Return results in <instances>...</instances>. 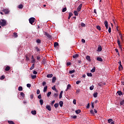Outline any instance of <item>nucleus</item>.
<instances>
[{
  "label": "nucleus",
  "instance_id": "nucleus-22",
  "mask_svg": "<svg viewBox=\"0 0 124 124\" xmlns=\"http://www.w3.org/2000/svg\"><path fill=\"white\" fill-rule=\"evenodd\" d=\"M53 76V75L52 74H48L47 75V78H52Z\"/></svg>",
  "mask_w": 124,
  "mask_h": 124
},
{
  "label": "nucleus",
  "instance_id": "nucleus-57",
  "mask_svg": "<svg viewBox=\"0 0 124 124\" xmlns=\"http://www.w3.org/2000/svg\"><path fill=\"white\" fill-rule=\"evenodd\" d=\"M73 103H74V105H76L77 104V100H76V99H74Z\"/></svg>",
  "mask_w": 124,
  "mask_h": 124
},
{
  "label": "nucleus",
  "instance_id": "nucleus-25",
  "mask_svg": "<svg viewBox=\"0 0 124 124\" xmlns=\"http://www.w3.org/2000/svg\"><path fill=\"white\" fill-rule=\"evenodd\" d=\"M47 86H45L44 88L43 92H44V93L46 92V91H47Z\"/></svg>",
  "mask_w": 124,
  "mask_h": 124
},
{
  "label": "nucleus",
  "instance_id": "nucleus-20",
  "mask_svg": "<svg viewBox=\"0 0 124 124\" xmlns=\"http://www.w3.org/2000/svg\"><path fill=\"white\" fill-rule=\"evenodd\" d=\"M31 113L33 115H35L36 114V110H32L31 111Z\"/></svg>",
  "mask_w": 124,
  "mask_h": 124
},
{
  "label": "nucleus",
  "instance_id": "nucleus-12",
  "mask_svg": "<svg viewBox=\"0 0 124 124\" xmlns=\"http://www.w3.org/2000/svg\"><path fill=\"white\" fill-rule=\"evenodd\" d=\"M62 93H63V91H61L60 95H59V99H61L62 97Z\"/></svg>",
  "mask_w": 124,
  "mask_h": 124
},
{
  "label": "nucleus",
  "instance_id": "nucleus-1",
  "mask_svg": "<svg viewBox=\"0 0 124 124\" xmlns=\"http://www.w3.org/2000/svg\"><path fill=\"white\" fill-rule=\"evenodd\" d=\"M44 35L46 36V37L48 39H52V36L51 34L48 33L47 32H44Z\"/></svg>",
  "mask_w": 124,
  "mask_h": 124
},
{
  "label": "nucleus",
  "instance_id": "nucleus-23",
  "mask_svg": "<svg viewBox=\"0 0 124 124\" xmlns=\"http://www.w3.org/2000/svg\"><path fill=\"white\" fill-rule=\"evenodd\" d=\"M72 16H73L72 13H69V16H68V19H70V18H71V17Z\"/></svg>",
  "mask_w": 124,
  "mask_h": 124
},
{
  "label": "nucleus",
  "instance_id": "nucleus-52",
  "mask_svg": "<svg viewBox=\"0 0 124 124\" xmlns=\"http://www.w3.org/2000/svg\"><path fill=\"white\" fill-rule=\"evenodd\" d=\"M58 93H54V95H53V97L55 98H56L58 96Z\"/></svg>",
  "mask_w": 124,
  "mask_h": 124
},
{
  "label": "nucleus",
  "instance_id": "nucleus-26",
  "mask_svg": "<svg viewBox=\"0 0 124 124\" xmlns=\"http://www.w3.org/2000/svg\"><path fill=\"white\" fill-rule=\"evenodd\" d=\"M123 69V67L122 66V65L121 64L120 65L119 67V69L120 70V71H122Z\"/></svg>",
  "mask_w": 124,
  "mask_h": 124
},
{
  "label": "nucleus",
  "instance_id": "nucleus-37",
  "mask_svg": "<svg viewBox=\"0 0 124 124\" xmlns=\"http://www.w3.org/2000/svg\"><path fill=\"white\" fill-rule=\"evenodd\" d=\"M40 103L41 105H43L44 104V101L43 99L40 100Z\"/></svg>",
  "mask_w": 124,
  "mask_h": 124
},
{
  "label": "nucleus",
  "instance_id": "nucleus-11",
  "mask_svg": "<svg viewBox=\"0 0 124 124\" xmlns=\"http://www.w3.org/2000/svg\"><path fill=\"white\" fill-rule=\"evenodd\" d=\"M46 108L48 110L51 111V108L50 106H46Z\"/></svg>",
  "mask_w": 124,
  "mask_h": 124
},
{
  "label": "nucleus",
  "instance_id": "nucleus-4",
  "mask_svg": "<svg viewBox=\"0 0 124 124\" xmlns=\"http://www.w3.org/2000/svg\"><path fill=\"white\" fill-rule=\"evenodd\" d=\"M2 11L5 13V14H9L10 11L8 9H3Z\"/></svg>",
  "mask_w": 124,
  "mask_h": 124
},
{
  "label": "nucleus",
  "instance_id": "nucleus-53",
  "mask_svg": "<svg viewBox=\"0 0 124 124\" xmlns=\"http://www.w3.org/2000/svg\"><path fill=\"white\" fill-rule=\"evenodd\" d=\"M66 11H67V8L66 7H64V8H63L62 12H65Z\"/></svg>",
  "mask_w": 124,
  "mask_h": 124
},
{
  "label": "nucleus",
  "instance_id": "nucleus-47",
  "mask_svg": "<svg viewBox=\"0 0 124 124\" xmlns=\"http://www.w3.org/2000/svg\"><path fill=\"white\" fill-rule=\"evenodd\" d=\"M80 92V89H77V90H76V93L77 94H78Z\"/></svg>",
  "mask_w": 124,
  "mask_h": 124
},
{
  "label": "nucleus",
  "instance_id": "nucleus-31",
  "mask_svg": "<svg viewBox=\"0 0 124 124\" xmlns=\"http://www.w3.org/2000/svg\"><path fill=\"white\" fill-rule=\"evenodd\" d=\"M34 48L35 50H37V52H39L40 51V49L38 46H35Z\"/></svg>",
  "mask_w": 124,
  "mask_h": 124
},
{
  "label": "nucleus",
  "instance_id": "nucleus-50",
  "mask_svg": "<svg viewBox=\"0 0 124 124\" xmlns=\"http://www.w3.org/2000/svg\"><path fill=\"white\" fill-rule=\"evenodd\" d=\"M20 95L23 97H25V94L23 92H20Z\"/></svg>",
  "mask_w": 124,
  "mask_h": 124
},
{
  "label": "nucleus",
  "instance_id": "nucleus-58",
  "mask_svg": "<svg viewBox=\"0 0 124 124\" xmlns=\"http://www.w3.org/2000/svg\"><path fill=\"white\" fill-rule=\"evenodd\" d=\"M111 31V28L110 27H109L108 30V32L109 33H110Z\"/></svg>",
  "mask_w": 124,
  "mask_h": 124
},
{
  "label": "nucleus",
  "instance_id": "nucleus-55",
  "mask_svg": "<svg viewBox=\"0 0 124 124\" xmlns=\"http://www.w3.org/2000/svg\"><path fill=\"white\" fill-rule=\"evenodd\" d=\"M29 60H30V58H28V56H26V61L28 62Z\"/></svg>",
  "mask_w": 124,
  "mask_h": 124
},
{
  "label": "nucleus",
  "instance_id": "nucleus-40",
  "mask_svg": "<svg viewBox=\"0 0 124 124\" xmlns=\"http://www.w3.org/2000/svg\"><path fill=\"white\" fill-rule=\"evenodd\" d=\"M112 122H113V120L111 119H109L108 120V124L111 123Z\"/></svg>",
  "mask_w": 124,
  "mask_h": 124
},
{
  "label": "nucleus",
  "instance_id": "nucleus-17",
  "mask_svg": "<svg viewBox=\"0 0 124 124\" xmlns=\"http://www.w3.org/2000/svg\"><path fill=\"white\" fill-rule=\"evenodd\" d=\"M23 6L22 4H20V5H18V8L19 9H23Z\"/></svg>",
  "mask_w": 124,
  "mask_h": 124
},
{
  "label": "nucleus",
  "instance_id": "nucleus-56",
  "mask_svg": "<svg viewBox=\"0 0 124 124\" xmlns=\"http://www.w3.org/2000/svg\"><path fill=\"white\" fill-rule=\"evenodd\" d=\"M27 87L28 88H30L31 87V84L30 83L27 84Z\"/></svg>",
  "mask_w": 124,
  "mask_h": 124
},
{
  "label": "nucleus",
  "instance_id": "nucleus-6",
  "mask_svg": "<svg viewBox=\"0 0 124 124\" xmlns=\"http://www.w3.org/2000/svg\"><path fill=\"white\" fill-rule=\"evenodd\" d=\"M102 50V46H101L100 45H99L98 46V49L97 50V51L98 52H100Z\"/></svg>",
  "mask_w": 124,
  "mask_h": 124
},
{
  "label": "nucleus",
  "instance_id": "nucleus-46",
  "mask_svg": "<svg viewBox=\"0 0 124 124\" xmlns=\"http://www.w3.org/2000/svg\"><path fill=\"white\" fill-rule=\"evenodd\" d=\"M36 42H37V43L38 44H40L41 43V40H40L39 39H37V40H36Z\"/></svg>",
  "mask_w": 124,
  "mask_h": 124
},
{
  "label": "nucleus",
  "instance_id": "nucleus-36",
  "mask_svg": "<svg viewBox=\"0 0 124 124\" xmlns=\"http://www.w3.org/2000/svg\"><path fill=\"white\" fill-rule=\"evenodd\" d=\"M54 47H56L57 46H59V43H57V42H55V43H54Z\"/></svg>",
  "mask_w": 124,
  "mask_h": 124
},
{
  "label": "nucleus",
  "instance_id": "nucleus-21",
  "mask_svg": "<svg viewBox=\"0 0 124 124\" xmlns=\"http://www.w3.org/2000/svg\"><path fill=\"white\" fill-rule=\"evenodd\" d=\"M5 70L6 71H9L10 70V66L6 67Z\"/></svg>",
  "mask_w": 124,
  "mask_h": 124
},
{
  "label": "nucleus",
  "instance_id": "nucleus-62",
  "mask_svg": "<svg viewBox=\"0 0 124 124\" xmlns=\"http://www.w3.org/2000/svg\"><path fill=\"white\" fill-rule=\"evenodd\" d=\"M80 83H81V81L80 80V81H77L76 82V84L77 85H78Z\"/></svg>",
  "mask_w": 124,
  "mask_h": 124
},
{
  "label": "nucleus",
  "instance_id": "nucleus-48",
  "mask_svg": "<svg viewBox=\"0 0 124 124\" xmlns=\"http://www.w3.org/2000/svg\"><path fill=\"white\" fill-rule=\"evenodd\" d=\"M81 26L82 27H86L85 24L83 22H81Z\"/></svg>",
  "mask_w": 124,
  "mask_h": 124
},
{
  "label": "nucleus",
  "instance_id": "nucleus-18",
  "mask_svg": "<svg viewBox=\"0 0 124 124\" xmlns=\"http://www.w3.org/2000/svg\"><path fill=\"white\" fill-rule=\"evenodd\" d=\"M86 59L89 62H91V57H90L89 56H87L86 57Z\"/></svg>",
  "mask_w": 124,
  "mask_h": 124
},
{
  "label": "nucleus",
  "instance_id": "nucleus-51",
  "mask_svg": "<svg viewBox=\"0 0 124 124\" xmlns=\"http://www.w3.org/2000/svg\"><path fill=\"white\" fill-rule=\"evenodd\" d=\"M51 93H52L51 92H48V93H47V96L48 97L50 96V95L51 94Z\"/></svg>",
  "mask_w": 124,
  "mask_h": 124
},
{
  "label": "nucleus",
  "instance_id": "nucleus-43",
  "mask_svg": "<svg viewBox=\"0 0 124 124\" xmlns=\"http://www.w3.org/2000/svg\"><path fill=\"white\" fill-rule=\"evenodd\" d=\"M52 89L54 90L55 92H57V90L56 89L55 85L53 86V87H52Z\"/></svg>",
  "mask_w": 124,
  "mask_h": 124
},
{
  "label": "nucleus",
  "instance_id": "nucleus-8",
  "mask_svg": "<svg viewBox=\"0 0 124 124\" xmlns=\"http://www.w3.org/2000/svg\"><path fill=\"white\" fill-rule=\"evenodd\" d=\"M105 27H106V29H108V21H107V20H105Z\"/></svg>",
  "mask_w": 124,
  "mask_h": 124
},
{
  "label": "nucleus",
  "instance_id": "nucleus-29",
  "mask_svg": "<svg viewBox=\"0 0 124 124\" xmlns=\"http://www.w3.org/2000/svg\"><path fill=\"white\" fill-rule=\"evenodd\" d=\"M95 69H96L95 67H93V68L91 70V72L92 73L94 72L95 71Z\"/></svg>",
  "mask_w": 124,
  "mask_h": 124
},
{
  "label": "nucleus",
  "instance_id": "nucleus-60",
  "mask_svg": "<svg viewBox=\"0 0 124 124\" xmlns=\"http://www.w3.org/2000/svg\"><path fill=\"white\" fill-rule=\"evenodd\" d=\"M55 100L52 101V102L51 103V105L53 106L55 103Z\"/></svg>",
  "mask_w": 124,
  "mask_h": 124
},
{
  "label": "nucleus",
  "instance_id": "nucleus-54",
  "mask_svg": "<svg viewBox=\"0 0 124 124\" xmlns=\"http://www.w3.org/2000/svg\"><path fill=\"white\" fill-rule=\"evenodd\" d=\"M37 60L39 61L41 60V57L39 56H37Z\"/></svg>",
  "mask_w": 124,
  "mask_h": 124
},
{
  "label": "nucleus",
  "instance_id": "nucleus-16",
  "mask_svg": "<svg viewBox=\"0 0 124 124\" xmlns=\"http://www.w3.org/2000/svg\"><path fill=\"white\" fill-rule=\"evenodd\" d=\"M63 104V103L62 101H60L59 102V105H60V107H62Z\"/></svg>",
  "mask_w": 124,
  "mask_h": 124
},
{
  "label": "nucleus",
  "instance_id": "nucleus-15",
  "mask_svg": "<svg viewBox=\"0 0 124 124\" xmlns=\"http://www.w3.org/2000/svg\"><path fill=\"white\" fill-rule=\"evenodd\" d=\"M71 87V86L70 84H68L67 86V88L66 89V91H67L69 89H70V88Z\"/></svg>",
  "mask_w": 124,
  "mask_h": 124
},
{
  "label": "nucleus",
  "instance_id": "nucleus-2",
  "mask_svg": "<svg viewBox=\"0 0 124 124\" xmlns=\"http://www.w3.org/2000/svg\"><path fill=\"white\" fill-rule=\"evenodd\" d=\"M0 25L2 27H4L7 25V21L5 20L1 19L0 20Z\"/></svg>",
  "mask_w": 124,
  "mask_h": 124
},
{
  "label": "nucleus",
  "instance_id": "nucleus-5",
  "mask_svg": "<svg viewBox=\"0 0 124 124\" xmlns=\"http://www.w3.org/2000/svg\"><path fill=\"white\" fill-rule=\"evenodd\" d=\"M82 5H83V4H80L79 6H78V7H77V10L78 12H79L81 10Z\"/></svg>",
  "mask_w": 124,
  "mask_h": 124
},
{
  "label": "nucleus",
  "instance_id": "nucleus-34",
  "mask_svg": "<svg viewBox=\"0 0 124 124\" xmlns=\"http://www.w3.org/2000/svg\"><path fill=\"white\" fill-rule=\"evenodd\" d=\"M8 123L9 124H15V123L13 121H8Z\"/></svg>",
  "mask_w": 124,
  "mask_h": 124
},
{
  "label": "nucleus",
  "instance_id": "nucleus-39",
  "mask_svg": "<svg viewBox=\"0 0 124 124\" xmlns=\"http://www.w3.org/2000/svg\"><path fill=\"white\" fill-rule=\"evenodd\" d=\"M120 105L121 106H124V99L120 102Z\"/></svg>",
  "mask_w": 124,
  "mask_h": 124
},
{
  "label": "nucleus",
  "instance_id": "nucleus-3",
  "mask_svg": "<svg viewBox=\"0 0 124 124\" xmlns=\"http://www.w3.org/2000/svg\"><path fill=\"white\" fill-rule=\"evenodd\" d=\"M35 18L33 17H31L29 19V21L31 25H32L33 23L35 22Z\"/></svg>",
  "mask_w": 124,
  "mask_h": 124
},
{
  "label": "nucleus",
  "instance_id": "nucleus-63",
  "mask_svg": "<svg viewBox=\"0 0 124 124\" xmlns=\"http://www.w3.org/2000/svg\"><path fill=\"white\" fill-rule=\"evenodd\" d=\"M33 96H34L33 94H32L31 95V99H33Z\"/></svg>",
  "mask_w": 124,
  "mask_h": 124
},
{
  "label": "nucleus",
  "instance_id": "nucleus-24",
  "mask_svg": "<svg viewBox=\"0 0 124 124\" xmlns=\"http://www.w3.org/2000/svg\"><path fill=\"white\" fill-rule=\"evenodd\" d=\"M74 14L75 16H78V13L77 11H75L74 12Z\"/></svg>",
  "mask_w": 124,
  "mask_h": 124
},
{
  "label": "nucleus",
  "instance_id": "nucleus-28",
  "mask_svg": "<svg viewBox=\"0 0 124 124\" xmlns=\"http://www.w3.org/2000/svg\"><path fill=\"white\" fill-rule=\"evenodd\" d=\"M97 94H98V93H93V97H94V98L97 97Z\"/></svg>",
  "mask_w": 124,
  "mask_h": 124
},
{
  "label": "nucleus",
  "instance_id": "nucleus-64",
  "mask_svg": "<svg viewBox=\"0 0 124 124\" xmlns=\"http://www.w3.org/2000/svg\"><path fill=\"white\" fill-rule=\"evenodd\" d=\"M38 99H41V94L39 95V96H38Z\"/></svg>",
  "mask_w": 124,
  "mask_h": 124
},
{
  "label": "nucleus",
  "instance_id": "nucleus-30",
  "mask_svg": "<svg viewBox=\"0 0 124 124\" xmlns=\"http://www.w3.org/2000/svg\"><path fill=\"white\" fill-rule=\"evenodd\" d=\"M75 72H76L75 70H73L69 71V73H70V74H72L73 73H75Z\"/></svg>",
  "mask_w": 124,
  "mask_h": 124
},
{
  "label": "nucleus",
  "instance_id": "nucleus-10",
  "mask_svg": "<svg viewBox=\"0 0 124 124\" xmlns=\"http://www.w3.org/2000/svg\"><path fill=\"white\" fill-rule=\"evenodd\" d=\"M79 57V55L78 54H75L73 56L74 59H77Z\"/></svg>",
  "mask_w": 124,
  "mask_h": 124
},
{
  "label": "nucleus",
  "instance_id": "nucleus-59",
  "mask_svg": "<svg viewBox=\"0 0 124 124\" xmlns=\"http://www.w3.org/2000/svg\"><path fill=\"white\" fill-rule=\"evenodd\" d=\"M81 42H82V43H85L86 41H85V39H81Z\"/></svg>",
  "mask_w": 124,
  "mask_h": 124
},
{
  "label": "nucleus",
  "instance_id": "nucleus-41",
  "mask_svg": "<svg viewBox=\"0 0 124 124\" xmlns=\"http://www.w3.org/2000/svg\"><path fill=\"white\" fill-rule=\"evenodd\" d=\"M37 78L36 75H31V78L32 79H36Z\"/></svg>",
  "mask_w": 124,
  "mask_h": 124
},
{
  "label": "nucleus",
  "instance_id": "nucleus-44",
  "mask_svg": "<svg viewBox=\"0 0 124 124\" xmlns=\"http://www.w3.org/2000/svg\"><path fill=\"white\" fill-rule=\"evenodd\" d=\"M87 76L89 77H93V75L92 73H87Z\"/></svg>",
  "mask_w": 124,
  "mask_h": 124
},
{
  "label": "nucleus",
  "instance_id": "nucleus-42",
  "mask_svg": "<svg viewBox=\"0 0 124 124\" xmlns=\"http://www.w3.org/2000/svg\"><path fill=\"white\" fill-rule=\"evenodd\" d=\"M14 36L15 38L18 37V35H17V32H14Z\"/></svg>",
  "mask_w": 124,
  "mask_h": 124
},
{
  "label": "nucleus",
  "instance_id": "nucleus-61",
  "mask_svg": "<svg viewBox=\"0 0 124 124\" xmlns=\"http://www.w3.org/2000/svg\"><path fill=\"white\" fill-rule=\"evenodd\" d=\"M40 91L39 89L37 90V94H39Z\"/></svg>",
  "mask_w": 124,
  "mask_h": 124
},
{
  "label": "nucleus",
  "instance_id": "nucleus-9",
  "mask_svg": "<svg viewBox=\"0 0 124 124\" xmlns=\"http://www.w3.org/2000/svg\"><path fill=\"white\" fill-rule=\"evenodd\" d=\"M117 93L120 96L123 95V93L121 92V91H118L117 92Z\"/></svg>",
  "mask_w": 124,
  "mask_h": 124
},
{
  "label": "nucleus",
  "instance_id": "nucleus-27",
  "mask_svg": "<svg viewBox=\"0 0 124 124\" xmlns=\"http://www.w3.org/2000/svg\"><path fill=\"white\" fill-rule=\"evenodd\" d=\"M18 91H23L22 87V86L18 87Z\"/></svg>",
  "mask_w": 124,
  "mask_h": 124
},
{
  "label": "nucleus",
  "instance_id": "nucleus-14",
  "mask_svg": "<svg viewBox=\"0 0 124 124\" xmlns=\"http://www.w3.org/2000/svg\"><path fill=\"white\" fill-rule=\"evenodd\" d=\"M96 60H97V61H99V62H102L103 61V60L102 58H99V57H97Z\"/></svg>",
  "mask_w": 124,
  "mask_h": 124
},
{
  "label": "nucleus",
  "instance_id": "nucleus-13",
  "mask_svg": "<svg viewBox=\"0 0 124 124\" xmlns=\"http://www.w3.org/2000/svg\"><path fill=\"white\" fill-rule=\"evenodd\" d=\"M56 77H54L52 78V83H54L56 82Z\"/></svg>",
  "mask_w": 124,
  "mask_h": 124
},
{
  "label": "nucleus",
  "instance_id": "nucleus-32",
  "mask_svg": "<svg viewBox=\"0 0 124 124\" xmlns=\"http://www.w3.org/2000/svg\"><path fill=\"white\" fill-rule=\"evenodd\" d=\"M5 76L4 75H2L0 78V79L3 80L5 79Z\"/></svg>",
  "mask_w": 124,
  "mask_h": 124
},
{
  "label": "nucleus",
  "instance_id": "nucleus-38",
  "mask_svg": "<svg viewBox=\"0 0 124 124\" xmlns=\"http://www.w3.org/2000/svg\"><path fill=\"white\" fill-rule=\"evenodd\" d=\"M96 28H97V29L98 30H99V31H101V27H100V26L97 25V26H96Z\"/></svg>",
  "mask_w": 124,
  "mask_h": 124
},
{
  "label": "nucleus",
  "instance_id": "nucleus-33",
  "mask_svg": "<svg viewBox=\"0 0 124 124\" xmlns=\"http://www.w3.org/2000/svg\"><path fill=\"white\" fill-rule=\"evenodd\" d=\"M35 67V64H33L31 66V67L30 68V70H33V69Z\"/></svg>",
  "mask_w": 124,
  "mask_h": 124
},
{
  "label": "nucleus",
  "instance_id": "nucleus-49",
  "mask_svg": "<svg viewBox=\"0 0 124 124\" xmlns=\"http://www.w3.org/2000/svg\"><path fill=\"white\" fill-rule=\"evenodd\" d=\"M91 105L92 108L93 109L94 108V102H91Z\"/></svg>",
  "mask_w": 124,
  "mask_h": 124
},
{
  "label": "nucleus",
  "instance_id": "nucleus-45",
  "mask_svg": "<svg viewBox=\"0 0 124 124\" xmlns=\"http://www.w3.org/2000/svg\"><path fill=\"white\" fill-rule=\"evenodd\" d=\"M94 89V86L93 85H92L91 86H90V90L91 91H93Z\"/></svg>",
  "mask_w": 124,
  "mask_h": 124
},
{
  "label": "nucleus",
  "instance_id": "nucleus-19",
  "mask_svg": "<svg viewBox=\"0 0 124 124\" xmlns=\"http://www.w3.org/2000/svg\"><path fill=\"white\" fill-rule=\"evenodd\" d=\"M80 112H81L80 109H78V110H76L75 111V112H76V113L77 114H79V113H80Z\"/></svg>",
  "mask_w": 124,
  "mask_h": 124
},
{
  "label": "nucleus",
  "instance_id": "nucleus-35",
  "mask_svg": "<svg viewBox=\"0 0 124 124\" xmlns=\"http://www.w3.org/2000/svg\"><path fill=\"white\" fill-rule=\"evenodd\" d=\"M59 104L58 103H56L54 105V107L55 108H57L58 107H59Z\"/></svg>",
  "mask_w": 124,
  "mask_h": 124
},
{
  "label": "nucleus",
  "instance_id": "nucleus-7",
  "mask_svg": "<svg viewBox=\"0 0 124 124\" xmlns=\"http://www.w3.org/2000/svg\"><path fill=\"white\" fill-rule=\"evenodd\" d=\"M117 44H118V46H119V48L122 49V46L120 44V41L119 39H117Z\"/></svg>",
  "mask_w": 124,
  "mask_h": 124
}]
</instances>
